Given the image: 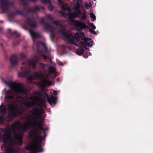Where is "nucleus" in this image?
<instances>
[{"mask_svg": "<svg viewBox=\"0 0 153 153\" xmlns=\"http://www.w3.org/2000/svg\"><path fill=\"white\" fill-rule=\"evenodd\" d=\"M42 116L41 112L36 108L31 115L27 118L23 125L20 123L17 122L14 123L13 127L24 131L27 129L30 126H35L41 130H44L42 127L43 119L41 118Z\"/></svg>", "mask_w": 153, "mask_h": 153, "instance_id": "obj_1", "label": "nucleus"}, {"mask_svg": "<svg viewBox=\"0 0 153 153\" xmlns=\"http://www.w3.org/2000/svg\"><path fill=\"white\" fill-rule=\"evenodd\" d=\"M45 102L44 99H40L37 96L34 95L30 98L29 101H25L24 104L28 107H30L34 105L42 107L44 106Z\"/></svg>", "mask_w": 153, "mask_h": 153, "instance_id": "obj_2", "label": "nucleus"}, {"mask_svg": "<svg viewBox=\"0 0 153 153\" xmlns=\"http://www.w3.org/2000/svg\"><path fill=\"white\" fill-rule=\"evenodd\" d=\"M75 4L74 8V12L71 13L69 14V17L72 18H75L80 16L83 9L82 5V0H74Z\"/></svg>", "mask_w": 153, "mask_h": 153, "instance_id": "obj_3", "label": "nucleus"}, {"mask_svg": "<svg viewBox=\"0 0 153 153\" xmlns=\"http://www.w3.org/2000/svg\"><path fill=\"white\" fill-rule=\"evenodd\" d=\"M37 78L41 80L40 84L42 86H46L50 85L51 84V82L49 80H47L44 77L43 75L41 74L38 73H36L34 76H31L30 77L29 79L30 80L36 79Z\"/></svg>", "mask_w": 153, "mask_h": 153, "instance_id": "obj_4", "label": "nucleus"}, {"mask_svg": "<svg viewBox=\"0 0 153 153\" xmlns=\"http://www.w3.org/2000/svg\"><path fill=\"white\" fill-rule=\"evenodd\" d=\"M13 89L16 92L22 94H26L27 92L26 90L24 89V87L18 84L14 85Z\"/></svg>", "mask_w": 153, "mask_h": 153, "instance_id": "obj_5", "label": "nucleus"}, {"mask_svg": "<svg viewBox=\"0 0 153 153\" xmlns=\"http://www.w3.org/2000/svg\"><path fill=\"white\" fill-rule=\"evenodd\" d=\"M28 149L34 150L37 152H41L42 151L40 143L38 142H34L31 145L30 148Z\"/></svg>", "mask_w": 153, "mask_h": 153, "instance_id": "obj_6", "label": "nucleus"}, {"mask_svg": "<svg viewBox=\"0 0 153 153\" xmlns=\"http://www.w3.org/2000/svg\"><path fill=\"white\" fill-rule=\"evenodd\" d=\"M9 139V135L6 133L0 136V140L3 143H7Z\"/></svg>", "mask_w": 153, "mask_h": 153, "instance_id": "obj_7", "label": "nucleus"}, {"mask_svg": "<svg viewBox=\"0 0 153 153\" xmlns=\"http://www.w3.org/2000/svg\"><path fill=\"white\" fill-rule=\"evenodd\" d=\"M48 101L50 105H55L56 103V99L53 96H51L48 97Z\"/></svg>", "mask_w": 153, "mask_h": 153, "instance_id": "obj_8", "label": "nucleus"}, {"mask_svg": "<svg viewBox=\"0 0 153 153\" xmlns=\"http://www.w3.org/2000/svg\"><path fill=\"white\" fill-rule=\"evenodd\" d=\"M75 23V25L77 27V28H79V29L82 28H84L85 25L84 23L81 22H79L76 21H74Z\"/></svg>", "mask_w": 153, "mask_h": 153, "instance_id": "obj_9", "label": "nucleus"}, {"mask_svg": "<svg viewBox=\"0 0 153 153\" xmlns=\"http://www.w3.org/2000/svg\"><path fill=\"white\" fill-rule=\"evenodd\" d=\"M84 41L87 45L89 47H91L93 44V42L89 38H85Z\"/></svg>", "mask_w": 153, "mask_h": 153, "instance_id": "obj_10", "label": "nucleus"}, {"mask_svg": "<svg viewBox=\"0 0 153 153\" xmlns=\"http://www.w3.org/2000/svg\"><path fill=\"white\" fill-rule=\"evenodd\" d=\"M22 134H18L15 135V139L17 140V143L21 144L22 143Z\"/></svg>", "mask_w": 153, "mask_h": 153, "instance_id": "obj_11", "label": "nucleus"}, {"mask_svg": "<svg viewBox=\"0 0 153 153\" xmlns=\"http://www.w3.org/2000/svg\"><path fill=\"white\" fill-rule=\"evenodd\" d=\"M6 96L9 99H13L14 97V95H12V92L10 91L6 92Z\"/></svg>", "mask_w": 153, "mask_h": 153, "instance_id": "obj_12", "label": "nucleus"}, {"mask_svg": "<svg viewBox=\"0 0 153 153\" xmlns=\"http://www.w3.org/2000/svg\"><path fill=\"white\" fill-rule=\"evenodd\" d=\"M84 50L82 48H80L76 50V53L79 55H81L82 54Z\"/></svg>", "mask_w": 153, "mask_h": 153, "instance_id": "obj_13", "label": "nucleus"}, {"mask_svg": "<svg viewBox=\"0 0 153 153\" xmlns=\"http://www.w3.org/2000/svg\"><path fill=\"white\" fill-rule=\"evenodd\" d=\"M91 6V4L90 1H86L85 3V6L87 9L90 8Z\"/></svg>", "mask_w": 153, "mask_h": 153, "instance_id": "obj_14", "label": "nucleus"}, {"mask_svg": "<svg viewBox=\"0 0 153 153\" xmlns=\"http://www.w3.org/2000/svg\"><path fill=\"white\" fill-rule=\"evenodd\" d=\"M16 105L14 104H12L9 106V109L12 111H14L16 110Z\"/></svg>", "mask_w": 153, "mask_h": 153, "instance_id": "obj_15", "label": "nucleus"}, {"mask_svg": "<svg viewBox=\"0 0 153 153\" xmlns=\"http://www.w3.org/2000/svg\"><path fill=\"white\" fill-rule=\"evenodd\" d=\"M14 151L13 149L12 148H8L5 153H13Z\"/></svg>", "mask_w": 153, "mask_h": 153, "instance_id": "obj_16", "label": "nucleus"}, {"mask_svg": "<svg viewBox=\"0 0 153 153\" xmlns=\"http://www.w3.org/2000/svg\"><path fill=\"white\" fill-rule=\"evenodd\" d=\"M49 71L50 73H54L55 72V71L54 68L51 67L49 68Z\"/></svg>", "mask_w": 153, "mask_h": 153, "instance_id": "obj_17", "label": "nucleus"}, {"mask_svg": "<svg viewBox=\"0 0 153 153\" xmlns=\"http://www.w3.org/2000/svg\"><path fill=\"white\" fill-rule=\"evenodd\" d=\"M5 109V107L4 105H1L0 106V111L1 112L4 111Z\"/></svg>", "mask_w": 153, "mask_h": 153, "instance_id": "obj_18", "label": "nucleus"}, {"mask_svg": "<svg viewBox=\"0 0 153 153\" xmlns=\"http://www.w3.org/2000/svg\"><path fill=\"white\" fill-rule=\"evenodd\" d=\"M30 33L33 37H35L36 36V33L32 31H30Z\"/></svg>", "mask_w": 153, "mask_h": 153, "instance_id": "obj_19", "label": "nucleus"}, {"mask_svg": "<svg viewBox=\"0 0 153 153\" xmlns=\"http://www.w3.org/2000/svg\"><path fill=\"white\" fill-rule=\"evenodd\" d=\"M75 38L78 41L79 40V39H80V37L79 36L78 33H76L75 34Z\"/></svg>", "mask_w": 153, "mask_h": 153, "instance_id": "obj_20", "label": "nucleus"}, {"mask_svg": "<svg viewBox=\"0 0 153 153\" xmlns=\"http://www.w3.org/2000/svg\"><path fill=\"white\" fill-rule=\"evenodd\" d=\"M90 16L94 20H95L96 19V17L93 14L91 13L90 14Z\"/></svg>", "mask_w": 153, "mask_h": 153, "instance_id": "obj_21", "label": "nucleus"}, {"mask_svg": "<svg viewBox=\"0 0 153 153\" xmlns=\"http://www.w3.org/2000/svg\"><path fill=\"white\" fill-rule=\"evenodd\" d=\"M86 15L85 12H84L83 13V16L82 17V19H86Z\"/></svg>", "mask_w": 153, "mask_h": 153, "instance_id": "obj_22", "label": "nucleus"}, {"mask_svg": "<svg viewBox=\"0 0 153 153\" xmlns=\"http://www.w3.org/2000/svg\"><path fill=\"white\" fill-rule=\"evenodd\" d=\"M90 26L91 27L94 29H96V27L93 23H91L90 25Z\"/></svg>", "mask_w": 153, "mask_h": 153, "instance_id": "obj_23", "label": "nucleus"}, {"mask_svg": "<svg viewBox=\"0 0 153 153\" xmlns=\"http://www.w3.org/2000/svg\"><path fill=\"white\" fill-rule=\"evenodd\" d=\"M71 37H73L72 36H71H71H67V39H68V41L70 42H71V41H72V40H71L70 39H69V38H71Z\"/></svg>", "mask_w": 153, "mask_h": 153, "instance_id": "obj_24", "label": "nucleus"}, {"mask_svg": "<svg viewBox=\"0 0 153 153\" xmlns=\"http://www.w3.org/2000/svg\"><path fill=\"white\" fill-rule=\"evenodd\" d=\"M48 8L49 9H50L51 10H53V7L52 5H49L48 7Z\"/></svg>", "mask_w": 153, "mask_h": 153, "instance_id": "obj_25", "label": "nucleus"}, {"mask_svg": "<svg viewBox=\"0 0 153 153\" xmlns=\"http://www.w3.org/2000/svg\"><path fill=\"white\" fill-rule=\"evenodd\" d=\"M4 120V118L3 117L0 116V122L1 123Z\"/></svg>", "mask_w": 153, "mask_h": 153, "instance_id": "obj_26", "label": "nucleus"}, {"mask_svg": "<svg viewBox=\"0 0 153 153\" xmlns=\"http://www.w3.org/2000/svg\"><path fill=\"white\" fill-rule=\"evenodd\" d=\"M79 45L81 46H82V47H85L84 45L81 43H80V44H79Z\"/></svg>", "mask_w": 153, "mask_h": 153, "instance_id": "obj_27", "label": "nucleus"}, {"mask_svg": "<svg viewBox=\"0 0 153 153\" xmlns=\"http://www.w3.org/2000/svg\"><path fill=\"white\" fill-rule=\"evenodd\" d=\"M53 94H55V95H56L57 94V92L56 91H53Z\"/></svg>", "mask_w": 153, "mask_h": 153, "instance_id": "obj_28", "label": "nucleus"}, {"mask_svg": "<svg viewBox=\"0 0 153 153\" xmlns=\"http://www.w3.org/2000/svg\"><path fill=\"white\" fill-rule=\"evenodd\" d=\"M11 62H12V63L13 64H14L15 63L13 61V60L12 59H11Z\"/></svg>", "mask_w": 153, "mask_h": 153, "instance_id": "obj_29", "label": "nucleus"}, {"mask_svg": "<svg viewBox=\"0 0 153 153\" xmlns=\"http://www.w3.org/2000/svg\"><path fill=\"white\" fill-rule=\"evenodd\" d=\"M43 57H44V59H46L47 58V57L45 56H44Z\"/></svg>", "mask_w": 153, "mask_h": 153, "instance_id": "obj_30", "label": "nucleus"}, {"mask_svg": "<svg viewBox=\"0 0 153 153\" xmlns=\"http://www.w3.org/2000/svg\"><path fill=\"white\" fill-rule=\"evenodd\" d=\"M92 32L94 33V34H96V32L95 31H93Z\"/></svg>", "mask_w": 153, "mask_h": 153, "instance_id": "obj_31", "label": "nucleus"}, {"mask_svg": "<svg viewBox=\"0 0 153 153\" xmlns=\"http://www.w3.org/2000/svg\"><path fill=\"white\" fill-rule=\"evenodd\" d=\"M58 2H59V3H61V1L60 0H58Z\"/></svg>", "mask_w": 153, "mask_h": 153, "instance_id": "obj_32", "label": "nucleus"}, {"mask_svg": "<svg viewBox=\"0 0 153 153\" xmlns=\"http://www.w3.org/2000/svg\"><path fill=\"white\" fill-rule=\"evenodd\" d=\"M17 114H14L13 115L14 116H16V115Z\"/></svg>", "mask_w": 153, "mask_h": 153, "instance_id": "obj_33", "label": "nucleus"}, {"mask_svg": "<svg viewBox=\"0 0 153 153\" xmlns=\"http://www.w3.org/2000/svg\"><path fill=\"white\" fill-rule=\"evenodd\" d=\"M21 112H18V114H20Z\"/></svg>", "mask_w": 153, "mask_h": 153, "instance_id": "obj_34", "label": "nucleus"}, {"mask_svg": "<svg viewBox=\"0 0 153 153\" xmlns=\"http://www.w3.org/2000/svg\"><path fill=\"white\" fill-rule=\"evenodd\" d=\"M81 34H82V35H83V33H81Z\"/></svg>", "mask_w": 153, "mask_h": 153, "instance_id": "obj_35", "label": "nucleus"}, {"mask_svg": "<svg viewBox=\"0 0 153 153\" xmlns=\"http://www.w3.org/2000/svg\"><path fill=\"white\" fill-rule=\"evenodd\" d=\"M16 113H17V111H16Z\"/></svg>", "mask_w": 153, "mask_h": 153, "instance_id": "obj_36", "label": "nucleus"}, {"mask_svg": "<svg viewBox=\"0 0 153 153\" xmlns=\"http://www.w3.org/2000/svg\"><path fill=\"white\" fill-rule=\"evenodd\" d=\"M94 1H95V0H94Z\"/></svg>", "mask_w": 153, "mask_h": 153, "instance_id": "obj_37", "label": "nucleus"}]
</instances>
